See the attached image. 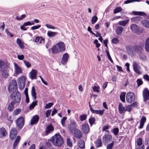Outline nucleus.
<instances>
[{
  "label": "nucleus",
  "instance_id": "obj_1",
  "mask_svg": "<svg viewBox=\"0 0 149 149\" xmlns=\"http://www.w3.org/2000/svg\"><path fill=\"white\" fill-rule=\"evenodd\" d=\"M50 140L54 145L58 147L61 146L63 143V139L59 134H56L52 136Z\"/></svg>",
  "mask_w": 149,
  "mask_h": 149
},
{
  "label": "nucleus",
  "instance_id": "obj_2",
  "mask_svg": "<svg viewBox=\"0 0 149 149\" xmlns=\"http://www.w3.org/2000/svg\"><path fill=\"white\" fill-rule=\"evenodd\" d=\"M10 98L12 100V102H14L15 104L17 105L20 104L21 101V95L18 91L12 93L10 96Z\"/></svg>",
  "mask_w": 149,
  "mask_h": 149
},
{
  "label": "nucleus",
  "instance_id": "obj_3",
  "mask_svg": "<svg viewBox=\"0 0 149 149\" xmlns=\"http://www.w3.org/2000/svg\"><path fill=\"white\" fill-rule=\"evenodd\" d=\"M15 122L17 127L18 129H21L24 126V118L23 117H20L16 120Z\"/></svg>",
  "mask_w": 149,
  "mask_h": 149
},
{
  "label": "nucleus",
  "instance_id": "obj_4",
  "mask_svg": "<svg viewBox=\"0 0 149 149\" xmlns=\"http://www.w3.org/2000/svg\"><path fill=\"white\" fill-rule=\"evenodd\" d=\"M17 88V83L15 80H12L10 82L8 87V90L10 92H13L14 89L16 90Z\"/></svg>",
  "mask_w": 149,
  "mask_h": 149
},
{
  "label": "nucleus",
  "instance_id": "obj_5",
  "mask_svg": "<svg viewBox=\"0 0 149 149\" xmlns=\"http://www.w3.org/2000/svg\"><path fill=\"white\" fill-rule=\"evenodd\" d=\"M76 123L73 120L70 121V123L68 125V128L71 134H72L77 130Z\"/></svg>",
  "mask_w": 149,
  "mask_h": 149
},
{
  "label": "nucleus",
  "instance_id": "obj_6",
  "mask_svg": "<svg viewBox=\"0 0 149 149\" xmlns=\"http://www.w3.org/2000/svg\"><path fill=\"white\" fill-rule=\"evenodd\" d=\"M126 99L127 102L131 103L135 100V95L133 92H128L126 95Z\"/></svg>",
  "mask_w": 149,
  "mask_h": 149
},
{
  "label": "nucleus",
  "instance_id": "obj_7",
  "mask_svg": "<svg viewBox=\"0 0 149 149\" xmlns=\"http://www.w3.org/2000/svg\"><path fill=\"white\" fill-rule=\"evenodd\" d=\"M81 129L84 134H86L88 133L90 131L89 125L87 123L83 124L82 125Z\"/></svg>",
  "mask_w": 149,
  "mask_h": 149
},
{
  "label": "nucleus",
  "instance_id": "obj_8",
  "mask_svg": "<svg viewBox=\"0 0 149 149\" xmlns=\"http://www.w3.org/2000/svg\"><path fill=\"white\" fill-rule=\"evenodd\" d=\"M130 28L132 31L135 33H139L140 32V27L135 24H133L131 25Z\"/></svg>",
  "mask_w": 149,
  "mask_h": 149
},
{
  "label": "nucleus",
  "instance_id": "obj_9",
  "mask_svg": "<svg viewBox=\"0 0 149 149\" xmlns=\"http://www.w3.org/2000/svg\"><path fill=\"white\" fill-rule=\"evenodd\" d=\"M112 138L111 136L109 134H105L102 138V141L103 143L105 145L109 143Z\"/></svg>",
  "mask_w": 149,
  "mask_h": 149
},
{
  "label": "nucleus",
  "instance_id": "obj_10",
  "mask_svg": "<svg viewBox=\"0 0 149 149\" xmlns=\"http://www.w3.org/2000/svg\"><path fill=\"white\" fill-rule=\"evenodd\" d=\"M17 134V130L15 128H12L10 130V139L12 140L15 139L16 137Z\"/></svg>",
  "mask_w": 149,
  "mask_h": 149
},
{
  "label": "nucleus",
  "instance_id": "obj_11",
  "mask_svg": "<svg viewBox=\"0 0 149 149\" xmlns=\"http://www.w3.org/2000/svg\"><path fill=\"white\" fill-rule=\"evenodd\" d=\"M143 97L144 102L146 101L149 99V91L147 88L143 91Z\"/></svg>",
  "mask_w": 149,
  "mask_h": 149
},
{
  "label": "nucleus",
  "instance_id": "obj_12",
  "mask_svg": "<svg viewBox=\"0 0 149 149\" xmlns=\"http://www.w3.org/2000/svg\"><path fill=\"white\" fill-rule=\"evenodd\" d=\"M37 71L36 70L33 69L29 74V77L32 80L37 78Z\"/></svg>",
  "mask_w": 149,
  "mask_h": 149
},
{
  "label": "nucleus",
  "instance_id": "obj_13",
  "mask_svg": "<svg viewBox=\"0 0 149 149\" xmlns=\"http://www.w3.org/2000/svg\"><path fill=\"white\" fill-rule=\"evenodd\" d=\"M56 45L61 52L65 50V46L63 42H60Z\"/></svg>",
  "mask_w": 149,
  "mask_h": 149
},
{
  "label": "nucleus",
  "instance_id": "obj_14",
  "mask_svg": "<svg viewBox=\"0 0 149 149\" xmlns=\"http://www.w3.org/2000/svg\"><path fill=\"white\" fill-rule=\"evenodd\" d=\"M72 134H74V136L77 139H79L81 138L82 134L81 131L77 129V130L74 132Z\"/></svg>",
  "mask_w": 149,
  "mask_h": 149
},
{
  "label": "nucleus",
  "instance_id": "obj_15",
  "mask_svg": "<svg viewBox=\"0 0 149 149\" xmlns=\"http://www.w3.org/2000/svg\"><path fill=\"white\" fill-rule=\"evenodd\" d=\"M39 117L37 115H34L31 118V120L30 124L31 125H34L38 123Z\"/></svg>",
  "mask_w": 149,
  "mask_h": 149
},
{
  "label": "nucleus",
  "instance_id": "obj_16",
  "mask_svg": "<svg viewBox=\"0 0 149 149\" xmlns=\"http://www.w3.org/2000/svg\"><path fill=\"white\" fill-rule=\"evenodd\" d=\"M14 65L15 68V74L18 75L22 73V69L17 64L15 63H14Z\"/></svg>",
  "mask_w": 149,
  "mask_h": 149
},
{
  "label": "nucleus",
  "instance_id": "obj_17",
  "mask_svg": "<svg viewBox=\"0 0 149 149\" xmlns=\"http://www.w3.org/2000/svg\"><path fill=\"white\" fill-rule=\"evenodd\" d=\"M133 66L134 72L138 74H140L141 72L139 70L140 67L137 63L135 62H134L133 63Z\"/></svg>",
  "mask_w": 149,
  "mask_h": 149
},
{
  "label": "nucleus",
  "instance_id": "obj_18",
  "mask_svg": "<svg viewBox=\"0 0 149 149\" xmlns=\"http://www.w3.org/2000/svg\"><path fill=\"white\" fill-rule=\"evenodd\" d=\"M69 58L68 54L67 53L64 54L61 60L62 63L63 64L66 63Z\"/></svg>",
  "mask_w": 149,
  "mask_h": 149
},
{
  "label": "nucleus",
  "instance_id": "obj_19",
  "mask_svg": "<svg viewBox=\"0 0 149 149\" xmlns=\"http://www.w3.org/2000/svg\"><path fill=\"white\" fill-rule=\"evenodd\" d=\"M135 45L134 46L127 45L126 47V49L128 53H133L135 52Z\"/></svg>",
  "mask_w": 149,
  "mask_h": 149
},
{
  "label": "nucleus",
  "instance_id": "obj_20",
  "mask_svg": "<svg viewBox=\"0 0 149 149\" xmlns=\"http://www.w3.org/2000/svg\"><path fill=\"white\" fill-rule=\"evenodd\" d=\"M7 132L6 129L3 127L0 128V138H3L6 136Z\"/></svg>",
  "mask_w": 149,
  "mask_h": 149
},
{
  "label": "nucleus",
  "instance_id": "obj_21",
  "mask_svg": "<svg viewBox=\"0 0 149 149\" xmlns=\"http://www.w3.org/2000/svg\"><path fill=\"white\" fill-rule=\"evenodd\" d=\"M146 120V117L143 116L140 121V126L139 127V129H141L143 127Z\"/></svg>",
  "mask_w": 149,
  "mask_h": 149
},
{
  "label": "nucleus",
  "instance_id": "obj_22",
  "mask_svg": "<svg viewBox=\"0 0 149 149\" xmlns=\"http://www.w3.org/2000/svg\"><path fill=\"white\" fill-rule=\"evenodd\" d=\"M54 130V128L51 124L47 126L45 130V133L47 134L53 132Z\"/></svg>",
  "mask_w": 149,
  "mask_h": 149
},
{
  "label": "nucleus",
  "instance_id": "obj_23",
  "mask_svg": "<svg viewBox=\"0 0 149 149\" xmlns=\"http://www.w3.org/2000/svg\"><path fill=\"white\" fill-rule=\"evenodd\" d=\"M123 29L121 26H118L117 27L116 31V34L118 35H120L123 32Z\"/></svg>",
  "mask_w": 149,
  "mask_h": 149
},
{
  "label": "nucleus",
  "instance_id": "obj_24",
  "mask_svg": "<svg viewBox=\"0 0 149 149\" xmlns=\"http://www.w3.org/2000/svg\"><path fill=\"white\" fill-rule=\"evenodd\" d=\"M51 49L52 52L54 54H57L61 52L56 45L53 46Z\"/></svg>",
  "mask_w": 149,
  "mask_h": 149
},
{
  "label": "nucleus",
  "instance_id": "obj_25",
  "mask_svg": "<svg viewBox=\"0 0 149 149\" xmlns=\"http://www.w3.org/2000/svg\"><path fill=\"white\" fill-rule=\"evenodd\" d=\"M20 139V136H18L17 137L16 139L15 140L14 142L13 148V149H15L16 148V146H17L19 143V142Z\"/></svg>",
  "mask_w": 149,
  "mask_h": 149
},
{
  "label": "nucleus",
  "instance_id": "obj_26",
  "mask_svg": "<svg viewBox=\"0 0 149 149\" xmlns=\"http://www.w3.org/2000/svg\"><path fill=\"white\" fill-rule=\"evenodd\" d=\"M125 107L124 108L123 105V104L121 103H119L118 105V110L119 112L120 113H124L125 111Z\"/></svg>",
  "mask_w": 149,
  "mask_h": 149
},
{
  "label": "nucleus",
  "instance_id": "obj_27",
  "mask_svg": "<svg viewBox=\"0 0 149 149\" xmlns=\"http://www.w3.org/2000/svg\"><path fill=\"white\" fill-rule=\"evenodd\" d=\"M132 14L135 15H138L143 16H146V14L143 12H137L136 11H133L132 12Z\"/></svg>",
  "mask_w": 149,
  "mask_h": 149
},
{
  "label": "nucleus",
  "instance_id": "obj_28",
  "mask_svg": "<svg viewBox=\"0 0 149 149\" xmlns=\"http://www.w3.org/2000/svg\"><path fill=\"white\" fill-rule=\"evenodd\" d=\"M141 24L144 27L149 29V21L144 19L141 21Z\"/></svg>",
  "mask_w": 149,
  "mask_h": 149
},
{
  "label": "nucleus",
  "instance_id": "obj_29",
  "mask_svg": "<svg viewBox=\"0 0 149 149\" xmlns=\"http://www.w3.org/2000/svg\"><path fill=\"white\" fill-rule=\"evenodd\" d=\"M16 42L17 44L18 45L20 48L21 49H23L24 48V42L19 39L17 38V39Z\"/></svg>",
  "mask_w": 149,
  "mask_h": 149
},
{
  "label": "nucleus",
  "instance_id": "obj_30",
  "mask_svg": "<svg viewBox=\"0 0 149 149\" xmlns=\"http://www.w3.org/2000/svg\"><path fill=\"white\" fill-rule=\"evenodd\" d=\"M44 40L42 37H37L35 39V42L37 43H44Z\"/></svg>",
  "mask_w": 149,
  "mask_h": 149
},
{
  "label": "nucleus",
  "instance_id": "obj_31",
  "mask_svg": "<svg viewBox=\"0 0 149 149\" xmlns=\"http://www.w3.org/2000/svg\"><path fill=\"white\" fill-rule=\"evenodd\" d=\"M135 52H138L140 53L142 52L143 48V46L142 45H135Z\"/></svg>",
  "mask_w": 149,
  "mask_h": 149
},
{
  "label": "nucleus",
  "instance_id": "obj_32",
  "mask_svg": "<svg viewBox=\"0 0 149 149\" xmlns=\"http://www.w3.org/2000/svg\"><path fill=\"white\" fill-rule=\"evenodd\" d=\"M15 104L13 102H11L8 107V109L10 111H13L14 109V105Z\"/></svg>",
  "mask_w": 149,
  "mask_h": 149
},
{
  "label": "nucleus",
  "instance_id": "obj_33",
  "mask_svg": "<svg viewBox=\"0 0 149 149\" xmlns=\"http://www.w3.org/2000/svg\"><path fill=\"white\" fill-rule=\"evenodd\" d=\"M31 95L33 100H36L37 97L36 96V93L35 92V88L34 86H33L32 88Z\"/></svg>",
  "mask_w": 149,
  "mask_h": 149
},
{
  "label": "nucleus",
  "instance_id": "obj_34",
  "mask_svg": "<svg viewBox=\"0 0 149 149\" xmlns=\"http://www.w3.org/2000/svg\"><path fill=\"white\" fill-rule=\"evenodd\" d=\"M145 49L147 52H149V37L146 41Z\"/></svg>",
  "mask_w": 149,
  "mask_h": 149
},
{
  "label": "nucleus",
  "instance_id": "obj_35",
  "mask_svg": "<svg viewBox=\"0 0 149 149\" xmlns=\"http://www.w3.org/2000/svg\"><path fill=\"white\" fill-rule=\"evenodd\" d=\"M57 34L56 32H52L51 31H48L47 33V35L49 37L55 36Z\"/></svg>",
  "mask_w": 149,
  "mask_h": 149
},
{
  "label": "nucleus",
  "instance_id": "obj_36",
  "mask_svg": "<svg viewBox=\"0 0 149 149\" xmlns=\"http://www.w3.org/2000/svg\"><path fill=\"white\" fill-rule=\"evenodd\" d=\"M88 121L91 126L94 124L95 119L94 117H91L89 119Z\"/></svg>",
  "mask_w": 149,
  "mask_h": 149
},
{
  "label": "nucleus",
  "instance_id": "obj_37",
  "mask_svg": "<svg viewBox=\"0 0 149 149\" xmlns=\"http://www.w3.org/2000/svg\"><path fill=\"white\" fill-rule=\"evenodd\" d=\"M79 146L81 148H83L85 147V143L83 140H80L78 143Z\"/></svg>",
  "mask_w": 149,
  "mask_h": 149
},
{
  "label": "nucleus",
  "instance_id": "obj_38",
  "mask_svg": "<svg viewBox=\"0 0 149 149\" xmlns=\"http://www.w3.org/2000/svg\"><path fill=\"white\" fill-rule=\"evenodd\" d=\"M125 93L122 92L121 93L120 95V99L121 101L124 102L125 101Z\"/></svg>",
  "mask_w": 149,
  "mask_h": 149
},
{
  "label": "nucleus",
  "instance_id": "obj_39",
  "mask_svg": "<svg viewBox=\"0 0 149 149\" xmlns=\"http://www.w3.org/2000/svg\"><path fill=\"white\" fill-rule=\"evenodd\" d=\"M104 109L102 110H94L93 111V113H96L98 114H100L101 115H102L103 113L104 112Z\"/></svg>",
  "mask_w": 149,
  "mask_h": 149
},
{
  "label": "nucleus",
  "instance_id": "obj_40",
  "mask_svg": "<svg viewBox=\"0 0 149 149\" xmlns=\"http://www.w3.org/2000/svg\"><path fill=\"white\" fill-rule=\"evenodd\" d=\"M128 21V20L120 21L118 22V24L120 25L125 26L127 23Z\"/></svg>",
  "mask_w": 149,
  "mask_h": 149
},
{
  "label": "nucleus",
  "instance_id": "obj_41",
  "mask_svg": "<svg viewBox=\"0 0 149 149\" xmlns=\"http://www.w3.org/2000/svg\"><path fill=\"white\" fill-rule=\"evenodd\" d=\"M122 10V8L120 6L116 7L114 10L113 13L114 14H116L121 12Z\"/></svg>",
  "mask_w": 149,
  "mask_h": 149
},
{
  "label": "nucleus",
  "instance_id": "obj_42",
  "mask_svg": "<svg viewBox=\"0 0 149 149\" xmlns=\"http://www.w3.org/2000/svg\"><path fill=\"white\" fill-rule=\"evenodd\" d=\"M37 101H36L33 102L32 104L29 106V108L30 109H33L34 107L37 105Z\"/></svg>",
  "mask_w": 149,
  "mask_h": 149
},
{
  "label": "nucleus",
  "instance_id": "obj_43",
  "mask_svg": "<svg viewBox=\"0 0 149 149\" xmlns=\"http://www.w3.org/2000/svg\"><path fill=\"white\" fill-rule=\"evenodd\" d=\"M87 115L86 114H83L80 115L79 117L80 120L81 121H83L85 120L87 118Z\"/></svg>",
  "mask_w": 149,
  "mask_h": 149
},
{
  "label": "nucleus",
  "instance_id": "obj_44",
  "mask_svg": "<svg viewBox=\"0 0 149 149\" xmlns=\"http://www.w3.org/2000/svg\"><path fill=\"white\" fill-rule=\"evenodd\" d=\"M19 82H20V83H24L25 84V78L24 76H22L19 77Z\"/></svg>",
  "mask_w": 149,
  "mask_h": 149
},
{
  "label": "nucleus",
  "instance_id": "obj_45",
  "mask_svg": "<svg viewBox=\"0 0 149 149\" xmlns=\"http://www.w3.org/2000/svg\"><path fill=\"white\" fill-rule=\"evenodd\" d=\"M140 1H141L140 0H127L124 2V3L125 4H127L132 3L133 2H140Z\"/></svg>",
  "mask_w": 149,
  "mask_h": 149
},
{
  "label": "nucleus",
  "instance_id": "obj_46",
  "mask_svg": "<svg viewBox=\"0 0 149 149\" xmlns=\"http://www.w3.org/2000/svg\"><path fill=\"white\" fill-rule=\"evenodd\" d=\"M98 18L95 15L91 19V23L93 24L95 23L97 21Z\"/></svg>",
  "mask_w": 149,
  "mask_h": 149
},
{
  "label": "nucleus",
  "instance_id": "obj_47",
  "mask_svg": "<svg viewBox=\"0 0 149 149\" xmlns=\"http://www.w3.org/2000/svg\"><path fill=\"white\" fill-rule=\"evenodd\" d=\"M114 143V141H113L111 143L107 145V149H112Z\"/></svg>",
  "mask_w": 149,
  "mask_h": 149
},
{
  "label": "nucleus",
  "instance_id": "obj_48",
  "mask_svg": "<svg viewBox=\"0 0 149 149\" xmlns=\"http://www.w3.org/2000/svg\"><path fill=\"white\" fill-rule=\"evenodd\" d=\"M102 142L101 139H98L96 141V145L97 147H101L102 146Z\"/></svg>",
  "mask_w": 149,
  "mask_h": 149
},
{
  "label": "nucleus",
  "instance_id": "obj_49",
  "mask_svg": "<svg viewBox=\"0 0 149 149\" xmlns=\"http://www.w3.org/2000/svg\"><path fill=\"white\" fill-rule=\"evenodd\" d=\"M140 17H134L132 18L131 20L134 22H136L138 20H140Z\"/></svg>",
  "mask_w": 149,
  "mask_h": 149
},
{
  "label": "nucleus",
  "instance_id": "obj_50",
  "mask_svg": "<svg viewBox=\"0 0 149 149\" xmlns=\"http://www.w3.org/2000/svg\"><path fill=\"white\" fill-rule=\"evenodd\" d=\"M112 132L115 135H117L119 132V129L118 128H115L112 130Z\"/></svg>",
  "mask_w": 149,
  "mask_h": 149
},
{
  "label": "nucleus",
  "instance_id": "obj_51",
  "mask_svg": "<svg viewBox=\"0 0 149 149\" xmlns=\"http://www.w3.org/2000/svg\"><path fill=\"white\" fill-rule=\"evenodd\" d=\"M21 112V110L19 109H16L13 112V114L14 116L18 114Z\"/></svg>",
  "mask_w": 149,
  "mask_h": 149
},
{
  "label": "nucleus",
  "instance_id": "obj_52",
  "mask_svg": "<svg viewBox=\"0 0 149 149\" xmlns=\"http://www.w3.org/2000/svg\"><path fill=\"white\" fill-rule=\"evenodd\" d=\"M67 118L66 117H63L61 120V123L63 127L65 126V122Z\"/></svg>",
  "mask_w": 149,
  "mask_h": 149
},
{
  "label": "nucleus",
  "instance_id": "obj_53",
  "mask_svg": "<svg viewBox=\"0 0 149 149\" xmlns=\"http://www.w3.org/2000/svg\"><path fill=\"white\" fill-rule=\"evenodd\" d=\"M8 76V74L6 71H3L2 73V76L4 78H6Z\"/></svg>",
  "mask_w": 149,
  "mask_h": 149
},
{
  "label": "nucleus",
  "instance_id": "obj_54",
  "mask_svg": "<svg viewBox=\"0 0 149 149\" xmlns=\"http://www.w3.org/2000/svg\"><path fill=\"white\" fill-rule=\"evenodd\" d=\"M139 56L140 59L144 61L146 59V56L144 54L140 53Z\"/></svg>",
  "mask_w": 149,
  "mask_h": 149
},
{
  "label": "nucleus",
  "instance_id": "obj_55",
  "mask_svg": "<svg viewBox=\"0 0 149 149\" xmlns=\"http://www.w3.org/2000/svg\"><path fill=\"white\" fill-rule=\"evenodd\" d=\"M23 24L24 26H27L29 25H31L34 24V23L33 22H31L30 21L27 22H26L24 23Z\"/></svg>",
  "mask_w": 149,
  "mask_h": 149
},
{
  "label": "nucleus",
  "instance_id": "obj_56",
  "mask_svg": "<svg viewBox=\"0 0 149 149\" xmlns=\"http://www.w3.org/2000/svg\"><path fill=\"white\" fill-rule=\"evenodd\" d=\"M18 84L19 88L21 90L23 89L25 85V84L20 83L19 82H18Z\"/></svg>",
  "mask_w": 149,
  "mask_h": 149
},
{
  "label": "nucleus",
  "instance_id": "obj_57",
  "mask_svg": "<svg viewBox=\"0 0 149 149\" xmlns=\"http://www.w3.org/2000/svg\"><path fill=\"white\" fill-rule=\"evenodd\" d=\"M106 52H107V55L108 56V58L109 60L112 63H113V61L112 60L109 53V52L108 50L106 51Z\"/></svg>",
  "mask_w": 149,
  "mask_h": 149
},
{
  "label": "nucleus",
  "instance_id": "obj_58",
  "mask_svg": "<svg viewBox=\"0 0 149 149\" xmlns=\"http://www.w3.org/2000/svg\"><path fill=\"white\" fill-rule=\"evenodd\" d=\"M112 42L114 44H117L119 42V40L117 38H113L112 40Z\"/></svg>",
  "mask_w": 149,
  "mask_h": 149
},
{
  "label": "nucleus",
  "instance_id": "obj_59",
  "mask_svg": "<svg viewBox=\"0 0 149 149\" xmlns=\"http://www.w3.org/2000/svg\"><path fill=\"white\" fill-rule=\"evenodd\" d=\"M100 88V87L99 86H95L93 87V91L94 92H96L97 93L99 92V89Z\"/></svg>",
  "mask_w": 149,
  "mask_h": 149
},
{
  "label": "nucleus",
  "instance_id": "obj_60",
  "mask_svg": "<svg viewBox=\"0 0 149 149\" xmlns=\"http://www.w3.org/2000/svg\"><path fill=\"white\" fill-rule=\"evenodd\" d=\"M24 62L27 68H29L31 66V65L29 61L26 60H24Z\"/></svg>",
  "mask_w": 149,
  "mask_h": 149
},
{
  "label": "nucleus",
  "instance_id": "obj_61",
  "mask_svg": "<svg viewBox=\"0 0 149 149\" xmlns=\"http://www.w3.org/2000/svg\"><path fill=\"white\" fill-rule=\"evenodd\" d=\"M53 104L52 102H50L47 104H46L45 107V109H47L50 108L52 106Z\"/></svg>",
  "mask_w": 149,
  "mask_h": 149
},
{
  "label": "nucleus",
  "instance_id": "obj_62",
  "mask_svg": "<svg viewBox=\"0 0 149 149\" xmlns=\"http://www.w3.org/2000/svg\"><path fill=\"white\" fill-rule=\"evenodd\" d=\"M45 26L48 29H55V27L51 25L47 24H45Z\"/></svg>",
  "mask_w": 149,
  "mask_h": 149
},
{
  "label": "nucleus",
  "instance_id": "obj_63",
  "mask_svg": "<svg viewBox=\"0 0 149 149\" xmlns=\"http://www.w3.org/2000/svg\"><path fill=\"white\" fill-rule=\"evenodd\" d=\"M137 144L138 146H140L142 145V139L141 138H139L137 141Z\"/></svg>",
  "mask_w": 149,
  "mask_h": 149
},
{
  "label": "nucleus",
  "instance_id": "obj_64",
  "mask_svg": "<svg viewBox=\"0 0 149 149\" xmlns=\"http://www.w3.org/2000/svg\"><path fill=\"white\" fill-rule=\"evenodd\" d=\"M132 106L131 104L128 105V106L125 107V111H127L129 112H130L132 110Z\"/></svg>",
  "mask_w": 149,
  "mask_h": 149
}]
</instances>
